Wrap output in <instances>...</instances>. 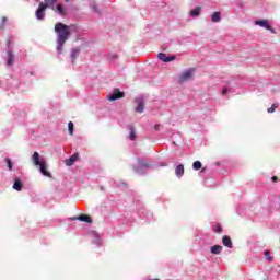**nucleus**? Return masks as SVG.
Wrapping results in <instances>:
<instances>
[{"mask_svg": "<svg viewBox=\"0 0 280 280\" xmlns=\"http://www.w3.org/2000/svg\"><path fill=\"white\" fill-rule=\"evenodd\" d=\"M255 25H259V27H265V30H268L269 32H271V34H276L275 28L270 26V23H268V20L256 21Z\"/></svg>", "mask_w": 280, "mask_h": 280, "instance_id": "obj_3", "label": "nucleus"}, {"mask_svg": "<svg viewBox=\"0 0 280 280\" xmlns=\"http://www.w3.org/2000/svg\"><path fill=\"white\" fill-rule=\"evenodd\" d=\"M136 104H137V107H136V113H143L144 110V106H145V101H143V97H137L135 100Z\"/></svg>", "mask_w": 280, "mask_h": 280, "instance_id": "obj_4", "label": "nucleus"}, {"mask_svg": "<svg viewBox=\"0 0 280 280\" xmlns=\"http://www.w3.org/2000/svg\"><path fill=\"white\" fill-rule=\"evenodd\" d=\"M202 10V7H197L196 9L190 11V16H200V11Z\"/></svg>", "mask_w": 280, "mask_h": 280, "instance_id": "obj_20", "label": "nucleus"}, {"mask_svg": "<svg viewBox=\"0 0 280 280\" xmlns=\"http://www.w3.org/2000/svg\"><path fill=\"white\" fill-rule=\"evenodd\" d=\"M79 159V154L78 153H74L72 156H70L69 159H67L65 161L67 167H71V165H73V163H75V161H78Z\"/></svg>", "mask_w": 280, "mask_h": 280, "instance_id": "obj_13", "label": "nucleus"}, {"mask_svg": "<svg viewBox=\"0 0 280 280\" xmlns=\"http://www.w3.org/2000/svg\"><path fill=\"white\" fill-rule=\"evenodd\" d=\"M8 59H7V66L12 67L14 65V54L12 52V48L9 47L7 50Z\"/></svg>", "mask_w": 280, "mask_h": 280, "instance_id": "obj_10", "label": "nucleus"}, {"mask_svg": "<svg viewBox=\"0 0 280 280\" xmlns=\"http://www.w3.org/2000/svg\"><path fill=\"white\" fill-rule=\"evenodd\" d=\"M161 128V125H155L154 130H159Z\"/></svg>", "mask_w": 280, "mask_h": 280, "instance_id": "obj_34", "label": "nucleus"}, {"mask_svg": "<svg viewBox=\"0 0 280 280\" xmlns=\"http://www.w3.org/2000/svg\"><path fill=\"white\" fill-rule=\"evenodd\" d=\"M277 108H279V105L272 104V106L267 109V113H275V110H277Z\"/></svg>", "mask_w": 280, "mask_h": 280, "instance_id": "obj_24", "label": "nucleus"}, {"mask_svg": "<svg viewBox=\"0 0 280 280\" xmlns=\"http://www.w3.org/2000/svg\"><path fill=\"white\" fill-rule=\"evenodd\" d=\"M13 189H15V191H21V189H23V182H21L20 178H15Z\"/></svg>", "mask_w": 280, "mask_h": 280, "instance_id": "obj_15", "label": "nucleus"}, {"mask_svg": "<svg viewBox=\"0 0 280 280\" xmlns=\"http://www.w3.org/2000/svg\"><path fill=\"white\" fill-rule=\"evenodd\" d=\"M129 139L135 141L137 139V135L135 133V128H130Z\"/></svg>", "mask_w": 280, "mask_h": 280, "instance_id": "obj_23", "label": "nucleus"}, {"mask_svg": "<svg viewBox=\"0 0 280 280\" xmlns=\"http://www.w3.org/2000/svg\"><path fill=\"white\" fill-rule=\"evenodd\" d=\"M7 22H8V18L3 16V18H2V27L5 26V23H7Z\"/></svg>", "mask_w": 280, "mask_h": 280, "instance_id": "obj_31", "label": "nucleus"}, {"mask_svg": "<svg viewBox=\"0 0 280 280\" xmlns=\"http://www.w3.org/2000/svg\"><path fill=\"white\" fill-rule=\"evenodd\" d=\"M206 170H207V168H206V167H203V168L201 170V172H206Z\"/></svg>", "mask_w": 280, "mask_h": 280, "instance_id": "obj_36", "label": "nucleus"}, {"mask_svg": "<svg viewBox=\"0 0 280 280\" xmlns=\"http://www.w3.org/2000/svg\"><path fill=\"white\" fill-rule=\"evenodd\" d=\"M58 0H45L46 8H50V10H56V2Z\"/></svg>", "mask_w": 280, "mask_h": 280, "instance_id": "obj_17", "label": "nucleus"}, {"mask_svg": "<svg viewBox=\"0 0 280 280\" xmlns=\"http://www.w3.org/2000/svg\"><path fill=\"white\" fill-rule=\"evenodd\" d=\"M159 60H162V62H172L176 60V56H168L165 52H160L158 55Z\"/></svg>", "mask_w": 280, "mask_h": 280, "instance_id": "obj_8", "label": "nucleus"}, {"mask_svg": "<svg viewBox=\"0 0 280 280\" xmlns=\"http://www.w3.org/2000/svg\"><path fill=\"white\" fill-rule=\"evenodd\" d=\"M229 93V89L224 88L222 91V95H226Z\"/></svg>", "mask_w": 280, "mask_h": 280, "instance_id": "obj_33", "label": "nucleus"}, {"mask_svg": "<svg viewBox=\"0 0 280 280\" xmlns=\"http://www.w3.org/2000/svg\"><path fill=\"white\" fill-rule=\"evenodd\" d=\"M265 257H266L267 261H272V256H270V252L269 250L265 252Z\"/></svg>", "mask_w": 280, "mask_h": 280, "instance_id": "obj_27", "label": "nucleus"}, {"mask_svg": "<svg viewBox=\"0 0 280 280\" xmlns=\"http://www.w3.org/2000/svg\"><path fill=\"white\" fill-rule=\"evenodd\" d=\"M191 78H194V69L186 70L182 73L179 82H187V80H191Z\"/></svg>", "mask_w": 280, "mask_h": 280, "instance_id": "obj_5", "label": "nucleus"}, {"mask_svg": "<svg viewBox=\"0 0 280 280\" xmlns=\"http://www.w3.org/2000/svg\"><path fill=\"white\" fill-rule=\"evenodd\" d=\"M92 10H94L95 13L100 12L98 8H97V3H92L91 5Z\"/></svg>", "mask_w": 280, "mask_h": 280, "instance_id": "obj_30", "label": "nucleus"}, {"mask_svg": "<svg viewBox=\"0 0 280 280\" xmlns=\"http://www.w3.org/2000/svg\"><path fill=\"white\" fill-rule=\"evenodd\" d=\"M71 220H79V222H86V224H93V219L86 214H81L75 218H71Z\"/></svg>", "mask_w": 280, "mask_h": 280, "instance_id": "obj_9", "label": "nucleus"}, {"mask_svg": "<svg viewBox=\"0 0 280 280\" xmlns=\"http://www.w3.org/2000/svg\"><path fill=\"white\" fill-rule=\"evenodd\" d=\"M38 167L43 176H47L48 178H51V173L47 171V162H45V160H42V164Z\"/></svg>", "mask_w": 280, "mask_h": 280, "instance_id": "obj_7", "label": "nucleus"}, {"mask_svg": "<svg viewBox=\"0 0 280 280\" xmlns=\"http://www.w3.org/2000/svg\"><path fill=\"white\" fill-rule=\"evenodd\" d=\"M210 252L212 253V255H220L222 253V246L214 245L211 247Z\"/></svg>", "mask_w": 280, "mask_h": 280, "instance_id": "obj_18", "label": "nucleus"}, {"mask_svg": "<svg viewBox=\"0 0 280 280\" xmlns=\"http://www.w3.org/2000/svg\"><path fill=\"white\" fill-rule=\"evenodd\" d=\"M184 175H185V165L183 164L177 165L175 168V176H177V178H183Z\"/></svg>", "mask_w": 280, "mask_h": 280, "instance_id": "obj_11", "label": "nucleus"}, {"mask_svg": "<svg viewBox=\"0 0 280 280\" xmlns=\"http://www.w3.org/2000/svg\"><path fill=\"white\" fill-rule=\"evenodd\" d=\"M73 127H74L73 121H70L68 124V130H69V135L71 136H73Z\"/></svg>", "mask_w": 280, "mask_h": 280, "instance_id": "obj_25", "label": "nucleus"}, {"mask_svg": "<svg viewBox=\"0 0 280 280\" xmlns=\"http://www.w3.org/2000/svg\"><path fill=\"white\" fill-rule=\"evenodd\" d=\"M80 56V48H73L70 55L71 60H75Z\"/></svg>", "mask_w": 280, "mask_h": 280, "instance_id": "obj_19", "label": "nucleus"}, {"mask_svg": "<svg viewBox=\"0 0 280 280\" xmlns=\"http://www.w3.org/2000/svg\"><path fill=\"white\" fill-rule=\"evenodd\" d=\"M124 97V92L119 91V89H115L113 94L108 96L109 102H115V100H121Z\"/></svg>", "mask_w": 280, "mask_h": 280, "instance_id": "obj_6", "label": "nucleus"}, {"mask_svg": "<svg viewBox=\"0 0 280 280\" xmlns=\"http://www.w3.org/2000/svg\"><path fill=\"white\" fill-rule=\"evenodd\" d=\"M45 10H47V4H45V2H40L38 9L35 12L36 19L38 21H43V19H45Z\"/></svg>", "mask_w": 280, "mask_h": 280, "instance_id": "obj_2", "label": "nucleus"}, {"mask_svg": "<svg viewBox=\"0 0 280 280\" xmlns=\"http://www.w3.org/2000/svg\"><path fill=\"white\" fill-rule=\"evenodd\" d=\"M192 170H196V171L202 170V162L201 161H195L192 163Z\"/></svg>", "mask_w": 280, "mask_h": 280, "instance_id": "obj_21", "label": "nucleus"}, {"mask_svg": "<svg viewBox=\"0 0 280 280\" xmlns=\"http://www.w3.org/2000/svg\"><path fill=\"white\" fill-rule=\"evenodd\" d=\"M32 161L36 167L43 165V161H40V154L36 151L33 153Z\"/></svg>", "mask_w": 280, "mask_h": 280, "instance_id": "obj_12", "label": "nucleus"}, {"mask_svg": "<svg viewBox=\"0 0 280 280\" xmlns=\"http://www.w3.org/2000/svg\"><path fill=\"white\" fill-rule=\"evenodd\" d=\"M212 23H220V12H214L212 14Z\"/></svg>", "mask_w": 280, "mask_h": 280, "instance_id": "obj_22", "label": "nucleus"}, {"mask_svg": "<svg viewBox=\"0 0 280 280\" xmlns=\"http://www.w3.org/2000/svg\"><path fill=\"white\" fill-rule=\"evenodd\" d=\"M141 167H150V165H152L151 163L144 162L143 160L139 161Z\"/></svg>", "mask_w": 280, "mask_h": 280, "instance_id": "obj_26", "label": "nucleus"}, {"mask_svg": "<svg viewBox=\"0 0 280 280\" xmlns=\"http://www.w3.org/2000/svg\"><path fill=\"white\" fill-rule=\"evenodd\" d=\"M214 232L222 233V225H220V224L214 225Z\"/></svg>", "mask_w": 280, "mask_h": 280, "instance_id": "obj_28", "label": "nucleus"}, {"mask_svg": "<svg viewBox=\"0 0 280 280\" xmlns=\"http://www.w3.org/2000/svg\"><path fill=\"white\" fill-rule=\"evenodd\" d=\"M223 246H226V248H233V241H231V237L223 236L222 237Z\"/></svg>", "mask_w": 280, "mask_h": 280, "instance_id": "obj_14", "label": "nucleus"}, {"mask_svg": "<svg viewBox=\"0 0 280 280\" xmlns=\"http://www.w3.org/2000/svg\"><path fill=\"white\" fill-rule=\"evenodd\" d=\"M55 12H58L60 16H67V11L65 10V7H62V4H57Z\"/></svg>", "mask_w": 280, "mask_h": 280, "instance_id": "obj_16", "label": "nucleus"}, {"mask_svg": "<svg viewBox=\"0 0 280 280\" xmlns=\"http://www.w3.org/2000/svg\"><path fill=\"white\" fill-rule=\"evenodd\" d=\"M5 162H7L8 168L12 170V160L10 158H7Z\"/></svg>", "mask_w": 280, "mask_h": 280, "instance_id": "obj_29", "label": "nucleus"}, {"mask_svg": "<svg viewBox=\"0 0 280 280\" xmlns=\"http://www.w3.org/2000/svg\"><path fill=\"white\" fill-rule=\"evenodd\" d=\"M271 180H272V183H277V182L279 180V177L272 176V177H271Z\"/></svg>", "mask_w": 280, "mask_h": 280, "instance_id": "obj_32", "label": "nucleus"}, {"mask_svg": "<svg viewBox=\"0 0 280 280\" xmlns=\"http://www.w3.org/2000/svg\"><path fill=\"white\" fill-rule=\"evenodd\" d=\"M71 0H65L66 3H69Z\"/></svg>", "mask_w": 280, "mask_h": 280, "instance_id": "obj_35", "label": "nucleus"}, {"mask_svg": "<svg viewBox=\"0 0 280 280\" xmlns=\"http://www.w3.org/2000/svg\"><path fill=\"white\" fill-rule=\"evenodd\" d=\"M55 32L57 34V52L62 54V48L65 47V43L69 40V36H71V30L69 25H66L62 22H58L55 24Z\"/></svg>", "mask_w": 280, "mask_h": 280, "instance_id": "obj_1", "label": "nucleus"}]
</instances>
